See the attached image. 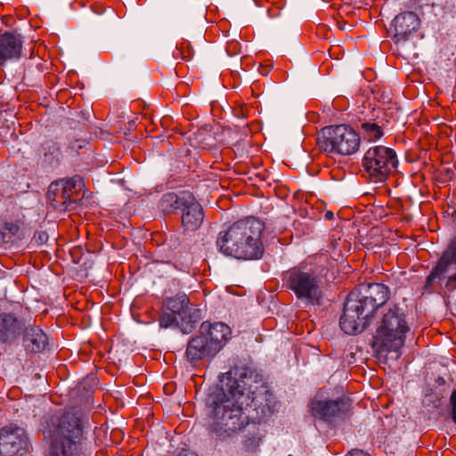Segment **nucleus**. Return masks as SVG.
<instances>
[{"instance_id": "e433bc0d", "label": "nucleus", "mask_w": 456, "mask_h": 456, "mask_svg": "<svg viewBox=\"0 0 456 456\" xmlns=\"http://www.w3.org/2000/svg\"><path fill=\"white\" fill-rule=\"evenodd\" d=\"M436 383H437L438 385H444V384L445 383V380H444V378L439 377V378L436 379Z\"/></svg>"}, {"instance_id": "20e7f679", "label": "nucleus", "mask_w": 456, "mask_h": 456, "mask_svg": "<svg viewBox=\"0 0 456 456\" xmlns=\"http://www.w3.org/2000/svg\"><path fill=\"white\" fill-rule=\"evenodd\" d=\"M390 297V289L383 283L361 284L357 291L350 292L340 317L341 330L354 335L362 332L375 311Z\"/></svg>"}, {"instance_id": "39448f33", "label": "nucleus", "mask_w": 456, "mask_h": 456, "mask_svg": "<svg viewBox=\"0 0 456 456\" xmlns=\"http://www.w3.org/2000/svg\"><path fill=\"white\" fill-rule=\"evenodd\" d=\"M227 374L236 393L244 396L241 401L249 420L260 422L273 413L275 398L261 375L248 368H235Z\"/></svg>"}, {"instance_id": "f3484780", "label": "nucleus", "mask_w": 456, "mask_h": 456, "mask_svg": "<svg viewBox=\"0 0 456 456\" xmlns=\"http://www.w3.org/2000/svg\"><path fill=\"white\" fill-rule=\"evenodd\" d=\"M22 40L16 32H4L0 34V67L7 61H17L20 58Z\"/></svg>"}, {"instance_id": "473e14b6", "label": "nucleus", "mask_w": 456, "mask_h": 456, "mask_svg": "<svg viewBox=\"0 0 456 456\" xmlns=\"http://www.w3.org/2000/svg\"><path fill=\"white\" fill-rule=\"evenodd\" d=\"M346 456H370V455L362 450H353Z\"/></svg>"}, {"instance_id": "0eeeda50", "label": "nucleus", "mask_w": 456, "mask_h": 456, "mask_svg": "<svg viewBox=\"0 0 456 456\" xmlns=\"http://www.w3.org/2000/svg\"><path fill=\"white\" fill-rule=\"evenodd\" d=\"M283 286L306 304L320 305L322 298V278L305 265L294 266L282 275Z\"/></svg>"}, {"instance_id": "4468645a", "label": "nucleus", "mask_w": 456, "mask_h": 456, "mask_svg": "<svg viewBox=\"0 0 456 456\" xmlns=\"http://www.w3.org/2000/svg\"><path fill=\"white\" fill-rule=\"evenodd\" d=\"M27 445L28 437L22 428L10 425L0 429V456H16Z\"/></svg>"}, {"instance_id": "5701e85b", "label": "nucleus", "mask_w": 456, "mask_h": 456, "mask_svg": "<svg viewBox=\"0 0 456 456\" xmlns=\"http://www.w3.org/2000/svg\"><path fill=\"white\" fill-rule=\"evenodd\" d=\"M446 213L448 215L447 222L451 230V238L443 253L456 260V209H448Z\"/></svg>"}, {"instance_id": "2f4dec72", "label": "nucleus", "mask_w": 456, "mask_h": 456, "mask_svg": "<svg viewBox=\"0 0 456 456\" xmlns=\"http://www.w3.org/2000/svg\"><path fill=\"white\" fill-rule=\"evenodd\" d=\"M85 144H86V141L77 140L76 142L70 143V148L72 150L82 149L85 146Z\"/></svg>"}, {"instance_id": "f257e3e1", "label": "nucleus", "mask_w": 456, "mask_h": 456, "mask_svg": "<svg viewBox=\"0 0 456 456\" xmlns=\"http://www.w3.org/2000/svg\"><path fill=\"white\" fill-rule=\"evenodd\" d=\"M231 384L226 373L225 386L212 388L206 400L209 435L220 441L232 438L249 421L241 401L244 396L236 393Z\"/></svg>"}, {"instance_id": "4be33fe9", "label": "nucleus", "mask_w": 456, "mask_h": 456, "mask_svg": "<svg viewBox=\"0 0 456 456\" xmlns=\"http://www.w3.org/2000/svg\"><path fill=\"white\" fill-rule=\"evenodd\" d=\"M190 191H182L179 194L175 192L165 193L159 200V208L164 213L174 214L178 210L182 211L191 196Z\"/></svg>"}, {"instance_id": "423d86ee", "label": "nucleus", "mask_w": 456, "mask_h": 456, "mask_svg": "<svg viewBox=\"0 0 456 456\" xmlns=\"http://www.w3.org/2000/svg\"><path fill=\"white\" fill-rule=\"evenodd\" d=\"M410 330L403 310L395 305L383 314L376 330L374 344L383 351L397 353L404 346Z\"/></svg>"}, {"instance_id": "ddd939ff", "label": "nucleus", "mask_w": 456, "mask_h": 456, "mask_svg": "<svg viewBox=\"0 0 456 456\" xmlns=\"http://www.w3.org/2000/svg\"><path fill=\"white\" fill-rule=\"evenodd\" d=\"M167 309L181 320V330L190 333L200 320V311L189 305V298L185 294H178L167 302Z\"/></svg>"}, {"instance_id": "72a5a7b5", "label": "nucleus", "mask_w": 456, "mask_h": 456, "mask_svg": "<svg viewBox=\"0 0 456 456\" xmlns=\"http://www.w3.org/2000/svg\"><path fill=\"white\" fill-rule=\"evenodd\" d=\"M8 241L9 240L6 237V232H4V230H0V245Z\"/></svg>"}, {"instance_id": "c756f323", "label": "nucleus", "mask_w": 456, "mask_h": 456, "mask_svg": "<svg viewBox=\"0 0 456 456\" xmlns=\"http://www.w3.org/2000/svg\"><path fill=\"white\" fill-rule=\"evenodd\" d=\"M450 406L452 408V418L456 419V389H454L450 396Z\"/></svg>"}, {"instance_id": "6ab92c4d", "label": "nucleus", "mask_w": 456, "mask_h": 456, "mask_svg": "<svg viewBox=\"0 0 456 456\" xmlns=\"http://www.w3.org/2000/svg\"><path fill=\"white\" fill-rule=\"evenodd\" d=\"M25 329V323L14 314H0V341L12 343L20 337Z\"/></svg>"}, {"instance_id": "2eb2a0df", "label": "nucleus", "mask_w": 456, "mask_h": 456, "mask_svg": "<svg viewBox=\"0 0 456 456\" xmlns=\"http://www.w3.org/2000/svg\"><path fill=\"white\" fill-rule=\"evenodd\" d=\"M420 25L419 16L413 12L399 13L393 20L391 28L394 31L393 39L396 44L405 42L417 31Z\"/></svg>"}, {"instance_id": "aec40b11", "label": "nucleus", "mask_w": 456, "mask_h": 456, "mask_svg": "<svg viewBox=\"0 0 456 456\" xmlns=\"http://www.w3.org/2000/svg\"><path fill=\"white\" fill-rule=\"evenodd\" d=\"M185 354L189 362L196 364L204 358L215 356L216 353L210 347L204 335L200 333L188 342Z\"/></svg>"}, {"instance_id": "c9c22d12", "label": "nucleus", "mask_w": 456, "mask_h": 456, "mask_svg": "<svg viewBox=\"0 0 456 456\" xmlns=\"http://www.w3.org/2000/svg\"><path fill=\"white\" fill-rule=\"evenodd\" d=\"M333 216H334V215H333V213L331 211H327L325 213V218L327 220H331L333 218Z\"/></svg>"}, {"instance_id": "1a4fd4ad", "label": "nucleus", "mask_w": 456, "mask_h": 456, "mask_svg": "<svg viewBox=\"0 0 456 456\" xmlns=\"http://www.w3.org/2000/svg\"><path fill=\"white\" fill-rule=\"evenodd\" d=\"M398 165L394 149L377 145L370 147L362 159V167L374 183L385 181Z\"/></svg>"}, {"instance_id": "a878e982", "label": "nucleus", "mask_w": 456, "mask_h": 456, "mask_svg": "<svg viewBox=\"0 0 456 456\" xmlns=\"http://www.w3.org/2000/svg\"><path fill=\"white\" fill-rule=\"evenodd\" d=\"M159 325L166 329L172 326H177L181 329V320L175 314L167 309L159 317Z\"/></svg>"}, {"instance_id": "dca6fc26", "label": "nucleus", "mask_w": 456, "mask_h": 456, "mask_svg": "<svg viewBox=\"0 0 456 456\" xmlns=\"http://www.w3.org/2000/svg\"><path fill=\"white\" fill-rule=\"evenodd\" d=\"M200 333L204 335L210 347L216 354L230 339L232 330L224 322L210 323L204 322L200 325Z\"/></svg>"}, {"instance_id": "cd10ccee", "label": "nucleus", "mask_w": 456, "mask_h": 456, "mask_svg": "<svg viewBox=\"0 0 456 456\" xmlns=\"http://www.w3.org/2000/svg\"><path fill=\"white\" fill-rule=\"evenodd\" d=\"M261 441V437L258 435H253L243 442V451L246 453H255L256 452L259 444Z\"/></svg>"}, {"instance_id": "f03ea898", "label": "nucleus", "mask_w": 456, "mask_h": 456, "mask_svg": "<svg viewBox=\"0 0 456 456\" xmlns=\"http://www.w3.org/2000/svg\"><path fill=\"white\" fill-rule=\"evenodd\" d=\"M89 426L88 417L77 408L60 409L45 420L48 456H89L83 444Z\"/></svg>"}, {"instance_id": "7ed1b4c3", "label": "nucleus", "mask_w": 456, "mask_h": 456, "mask_svg": "<svg viewBox=\"0 0 456 456\" xmlns=\"http://www.w3.org/2000/svg\"><path fill=\"white\" fill-rule=\"evenodd\" d=\"M265 223L254 216L233 222L221 231L216 239L218 250L226 256L240 260L260 259L265 252Z\"/></svg>"}, {"instance_id": "9d476101", "label": "nucleus", "mask_w": 456, "mask_h": 456, "mask_svg": "<svg viewBox=\"0 0 456 456\" xmlns=\"http://www.w3.org/2000/svg\"><path fill=\"white\" fill-rule=\"evenodd\" d=\"M351 408V401L346 397L335 400L314 399L310 403L311 414L330 424L346 419L350 414Z\"/></svg>"}, {"instance_id": "c85d7f7f", "label": "nucleus", "mask_w": 456, "mask_h": 456, "mask_svg": "<svg viewBox=\"0 0 456 456\" xmlns=\"http://www.w3.org/2000/svg\"><path fill=\"white\" fill-rule=\"evenodd\" d=\"M33 239H34V240H35L37 244L42 245V244L45 243V242L48 240V234H47V232H43V231L37 232L34 234Z\"/></svg>"}, {"instance_id": "b1692460", "label": "nucleus", "mask_w": 456, "mask_h": 456, "mask_svg": "<svg viewBox=\"0 0 456 456\" xmlns=\"http://www.w3.org/2000/svg\"><path fill=\"white\" fill-rule=\"evenodd\" d=\"M360 129L363 138L369 142L377 141L384 134L382 126L373 121H361Z\"/></svg>"}, {"instance_id": "7c9ffc66", "label": "nucleus", "mask_w": 456, "mask_h": 456, "mask_svg": "<svg viewBox=\"0 0 456 456\" xmlns=\"http://www.w3.org/2000/svg\"><path fill=\"white\" fill-rule=\"evenodd\" d=\"M181 54L182 59L184 61H189L191 58V50L188 49L187 52L184 53L181 49H176V52L174 53V55L176 56L177 54Z\"/></svg>"}, {"instance_id": "a211bd4d", "label": "nucleus", "mask_w": 456, "mask_h": 456, "mask_svg": "<svg viewBox=\"0 0 456 456\" xmlns=\"http://www.w3.org/2000/svg\"><path fill=\"white\" fill-rule=\"evenodd\" d=\"M181 212L182 226L184 230L194 232L201 226L204 220V211L193 194Z\"/></svg>"}, {"instance_id": "6e6552de", "label": "nucleus", "mask_w": 456, "mask_h": 456, "mask_svg": "<svg viewBox=\"0 0 456 456\" xmlns=\"http://www.w3.org/2000/svg\"><path fill=\"white\" fill-rule=\"evenodd\" d=\"M318 145L328 154L353 155L361 145V136L348 125L330 126L322 129Z\"/></svg>"}, {"instance_id": "9b49d317", "label": "nucleus", "mask_w": 456, "mask_h": 456, "mask_svg": "<svg viewBox=\"0 0 456 456\" xmlns=\"http://www.w3.org/2000/svg\"><path fill=\"white\" fill-rule=\"evenodd\" d=\"M444 281L449 291L456 289V260L442 253L431 273L427 276L423 289L425 292L436 291V283Z\"/></svg>"}, {"instance_id": "393cba45", "label": "nucleus", "mask_w": 456, "mask_h": 456, "mask_svg": "<svg viewBox=\"0 0 456 456\" xmlns=\"http://www.w3.org/2000/svg\"><path fill=\"white\" fill-rule=\"evenodd\" d=\"M41 149L45 161L52 162L54 159L57 160L60 153V148L55 142L47 141L42 144Z\"/></svg>"}, {"instance_id": "4c0bfd02", "label": "nucleus", "mask_w": 456, "mask_h": 456, "mask_svg": "<svg viewBox=\"0 0 456 456\" xmlns=\"http://www.w3.org/2000/svg\"><path fill=\"white\" fill-rule=\"evenodd\" d=\"M453 422L456 424V419H452Z\"/></svg>"}, {"instance_id": "bb28decb", "label": "nucleus", "mask_w": 456, "mask_h": 456, "mask_svg": "<svg viewBox=\"0 0 456 456\" xmlns=\"http://www.w3.org/2000/svg\"><path fill=\"white\" fill-rule=\"evenodd\" d=\"M22 223L20 221L7 222L4 225V230L6 232V237L10 241L13 238H20Z\"/></svg>"}, {"instance_id": "f704fd0d", "label": "nucleus", "mask_w": 456, "mask_h": 456, "mask_svg": "<svg viewBox=\"0 0 456 456\" xmlns=\"http://www.w3.org/2000/svg\"><path fill=\"white\" fill-rule=\"evenodd\" d=\"M178 456H197L195 453L191 452H189V451H186V450H183L182 451Z\"/></svg>"}, {"instance_id": "f8f14e48", "label": "nucleus", "mask_w": 456, "mask_h": 456, "mask_svg": "<svg viewBox=\"0 0 456 456\" xmlns=\"http://www.w3.org/2000/svg\"><path fill=\"white\" fill-rule=\"evenodd\" d=\"M83 186L79 176L56 181L49 186L47 197L54 208H66L77 200L76 197Z\"/></svg>"}, {"instance_id": "412c9836", "label": "nucleus", "mask_w": 456, "mask_h": 456, "mask_svg": "<svg viewBox=\"0 0 456 456\" xmlns=\"http://www.w3.org/2000/svg\"><path fill=\"white\" fill-rule=\"evenodd\" d=\"M23 344L27 351L39 353L45 349L48 338L39 327L31 326L25 330Z\"/></svg>"}]
</instances>
